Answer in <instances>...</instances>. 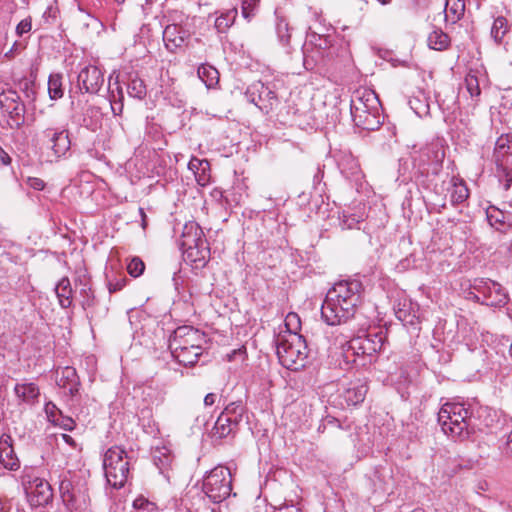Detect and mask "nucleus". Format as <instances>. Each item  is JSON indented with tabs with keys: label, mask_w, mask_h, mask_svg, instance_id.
Wrapping results in <instances>:
<instances>
[{
	"label": "nucleus",
	"mask_w": 512,
	"mask_h": 512,
	"mask_svg": "<svg viewBox=\"0 0 512 512\" xmlns=\"http://www.w3.org/2000/svg\"><path fill=\"white\" fill-rule=\"evenodd\" d=\"M363 293V284L357 279L335 283L328 290L322 304V319L330 326L345 324L355 316L362 302Z\"/></svg>",
	"instance_id": "1"
},
{
	"label": "nucleus",
	"mask_w": 512,
	"mask_h": 512,
	"mask_svg": "<svg viewBox=\"0 0 512 512\" xmlns=\"http://www.w3.org/2000/svg\"><path fill=\"white\" fill-rule=\"evenodd\" d=\"M442 431L456 440H465L473 431L471 412L462 403H445L438 412Z\"/></svg>",
	"instance_id": "2"
},
{
	"label": "nucleus",
	"mask_w": 512,
	"mask_h": 512,
	"mask_svg": "<svg viewBox=\"0 0 512 512\" xmlns=\"http://www.w3.org/2000/svg\"><path fill=\"white\" fill-rule=\"evenodd\" d=\"M444 157V149L437 142L422 147L413 157L416 181L423 186H428L441 172Z\"/></svg>",
	"instance_id": "3"
},
{
	"label": "nucleus",
	"mask_w": 512,
	"mask_h": 512,
	"mask_svg": "<svg viewBox=\"0 0 512 512\" xmlns=\"http://www.w3.org/2000/svg\"><path fill=\"white\" fill-rule=\"evenodd\" d=\"M276 354L283 367L291 371H299L307 364L306 340L299 333H292L287 338L282 337L277 341Z\"/></svg>",
	"instance_id": "4"
},
{
	"label": "nucleus",
	"mask_w": 512,
	"mask_h": 512,
	"mask_svg": "<svg viewBox=\"0 0 512 512\" xmlns=\"http://www.w3.org/2000/svg\"><path fill=\"white\" fill-rule=\"evenodd\" d=\"M382 331L369 329L361 331L347 343L344 356L347 361H352L358 365H366L365 359L373 357L383 346Z\"/></svg>",
	"instance_id": "5"
},
{
	"label": "nucleus",
	"mask_w": 512,
	"mask_h": 512,
	"mask_svg": "<svg viewBox=\"0 0 512 512\" xmlns=\"http://www.w3.org/2000/svg\"><path fill=\"white\" fill-rule=\"evenodd\" d=\"M202 491L215 504L221 503L232 494V474L228 467L218 465L207 472L202 479Z\"/></svg>",
	"instance_id": "6"
},
{
	"label": "nucleus",
	"mask_w": 512,
	"mask_h": 512,
	"mask_svg": "<svg viewBox=\"0 0 512 512\" xmlns=\"http://www.w3.org/2000/svg\"><path fill=\"white\" fill-rule=\"evenodd\" d=\"M103 468L107 482L113 488L123 487L130 469L125 450L118 446L109 448L104 455Z\"/></svg>",
	"instance_id": "7"
},
{
	"label": "nucleus",
	"mask_w": 512,
	"mask_h": 512,
	"mask_svg": "<svg viewBox=\"0 0 512 512\" xmlns=\"http://www.w3.org/2000/svg\"><path fill=\"white\" fill-rule=\"evenodd\" d=\"M21 478L31 506H45L52 501L53 489L47 480L36 476L34 471L28 468L24 469Z\"/></svg>",
	"instance_id": "8"
},
{
	"label": "nucleus",
	"mask_w": 512,
	"mask_h": 512,
	"mask_svg": "<svg viewBox=\"0 0 512 512\" xmlns=\"http://www.w3.org/2000/svg\"><path fill=\"white\" fill-rule=\"evenodd\" d=\"M474 292L473 299L477 302L490 306V307H502L506 305L508 297L503 287L490 279H481L475 281L473 285Z\"/></svg>",
	"instance_id": "9"
},
{
	"label": "nucleus",
	"mask_w": 512,
	"mask_h": 512,
	"mask_svg": "<svg viewBox=\"0 0 512 512\" xmlns=\"http://www.w3.org/2000/svg\"><path fill=\"white\" fill-rule=\"evenodd\" d=\"M205 342V334L191 326H181L174 330L169 339L171 353L181 352L187 347L200 349Z\"/></svg>",
	"instance_id": "10"
},
{
	"label": "nucleus",
	"mask_w": 512,
	"mask_h": 512,
	"mask_svg": "<svg viewBox=\"0 0 512 512\" xmlns=\"http://www.w3.org/2000/svg\"><path fill=\"white\" fill-rule=\"evenodd\" d=\"M245 97L264 114H269L279 103L276 92L260 81L248 86Z\"/></svg>",
	"instance_id": "11"
},
{
	"label": "nucleus",
	"mask_w": 512,
	"mask_h": 512,
	"mask_svg": "<svg viewBox=\"0 0 512 512\" xmlns=\"http://www.w3.org/2000/svg\"><path fill=\"white\" fill-rule=\"evenodd\" d=\"M59 493L62 502L69 510L80 509L86 505V490L76 488L71 481V472L64 471L58 475Z\"/></svg>",
	"instance_id": "12"
},
{
	"label": "nucleus",
	"mask_w": 512,
	"mask_h": 512,
	"mask_svg": "<svg viewBox=\"0 0 512 512\" xmlns=\"http://www.w3.org/2000/svg\"><path fill=\"white\" fill-rule=\"evenodd\" d=\"M79 301L86 316L89 318H103L108 313V307L101 306L99 300L96 298L91 285L86 278L79 279Z\"/></svg>",
	"instance_id": "13"
},
{
	"label": "nucleus",
	"mask_w": 512,
	"mask_h": 512,
	"mask_svg": "<svg viewBox=\"0 0 512 512\" xmlns=\"http://www.w3.org/2000/svg\"><path fill=\"white\" fill-rule=\"evenodd\" d=\"M350 112L354 125L367 131H375L382 125L380 112H369L362 109L360 99H351Z\"/></svg>",
	"instance_id": "14"
},
{
	"label": "nucleus",
	"mask_w": 512,
	"mask_h": 512,
	"mask_svg": "<svg viewBox=\"0 0 512 512\" xmlns=\"http://www.w3.org/2000/svg\"><path fill=\"white\" fill-rule=\"evenodd\" d=\"M77 83L81 92L97 94L104 84V74L97 66L88 65L78 73Z\"/></svg>",
	"instance_id": "15"
},
{
	"label": "nucleus",
	"mask_w": 512,
	"mask_h": 512,
	"mask_svg": "<svg viewBox=\"0 0 512 512\" xmlns=\"http://www.w3.org/2000/svg\"><path fill=\"white\" fill-rule=\"evenodd\" d=\"M190 36L188 30L178 24L167 25L163 31V41L166 48L171 52L184 47Z\"/></svg>",
	"instance_id": "16"
},
{
	"label": "nucleus",
	"mask_w": 512,
	"mask_h": 512,
	"mask_svg": "<svg viewBox=\"0 0 512 512\" xmlns=\"http://www.w3.org/2000/svg\"><path fill=\"white\" fill-rule=\"evenodd\" d=\"M200 241H207L202 228L193 221L186 223L179 240V246L182 252L200 245Z\"/></svg>",
	"instance_id": "17"
},
{
	"label": "nucleus",
	"mask_w": 512,
	"mask_h": 512,
	"mask_svg": "<svg viewBox=\"0 0 512 512\" xmlns=\"http://www.w3.org/2000/svg\"><path fill=\"white\" fill-rule=\"evenodd\" d=\"M184 260L189 262L194 269L206 266L210 259V247L208 241H200V245L182 252Z\"/></svg>",
	"instance_id": "18"
},
{
	"label": "nucleus",
	"mask_w": 512,
	"mask_h": 512,
	"mask_svg": "<svg viewBox=\"0 0 512 512\" xmlns=\"http://www.w3.org/2000/svg\"><path fill=\"white\" fill-rule=\"evenodd\" d=\"M0 463L12 471L20 467V461L14 451L13 439L8 434H3L0 437Z\"/></svg>",
	"instance_id": "19"
},
{
	"label": "nucleus",
	"mask_w": 512,
	"mask_h": 512,
	"mask_svg": "<svg viewBox=\"0 0 512 512\" xmlns=\"http://www.w3.org/2000/svg\"><path fill=\"white\" fill-rule=\"evenodd\" d=\"M493 157L496 167L512 165V137L506 134L497 139Z\"/></svg>",
	"instance_id": "20"
},
{
	"label": "nucleus",
	"mask_w": 512,
	"mask_h": 512,
	"mask_svg": "<svg viewBox=\"0 0 512 512\" xmlns=\"http://www.w3.org/2000/svg\"><path fill=\"white\" fill-rule=\"evenodd\" d=\"M367 392V382L356 380L349 383L348 387L343 392V398L348 405H358L364 401Z\"/></svg>",
	"instance_id": "21"
},
{
	"label": "nucleus",
	"mask_w": 512,
	"mask_h": 512,
	"mask_svg": "<svg viewBox=\"0 0 512 512\" xmlns=\"http://www.w3.org/2000/svg\"><path fill=\"white\" fill-rule=\"evenodd\" d=\"M103 114L100 107L88 105L84 108L80 125L91 132H96L102 126Z\"/></svg>",
	"instance_id": "22"
},
{
	"label": "nucleus",
	"mask_w": 512,
	"mask_h": 512,
	"mask_svg": "<svg viewBox=\"0 0 512 512\" xmlns=\"http://www.w3.org/2000/svg\"><path fill=\"white\" fill-rule=\"evenodd\" d=\"M153 463L159 469L160 473L165 477H168V472L173 462V455L170 449L166 446H155L151 451Z\"/></svg>",
	"instance_id": "23"
},
{
	"label": "nucleus",
	"mask_w": 512,
	"mask_h": 512,
	"mask_svg": "<svg viewBox=\"0 0 512 512\" xmlns=\"http://www.w3.org/2000/svg\"><path fill=\"white\" fill-rule=\"evenodd\" d=\"M238 427L239 426L237 424L233 423L231 418H228L221 413L211 431V437L213 439L221 440L229 435L235 434Z\"/></svg>",
	"instance_id": "24"
},
{
	"label": "nucleus",
	"mask_w": 512,
	"mask_h": 512,
	"mask_svg": "<svg viewBox=\"0 0 512 512\" xmlns=\"http://www.w3.org/2000/svg\"><path fill=\"white\" fill-rule=\"evenodd\" d=\"M55 292L59 301V305L66 309L71 307L73 303V290L70 280L67 277L60 279L55 287Z\"/></svg>",
	"instance_id": "25"
},
{
	"label": "nucleus",
	"mask_w": 512,
	"mask_h": 512,
	"mask_svg": "<svg viewBox=\"0 0 512 512\" xmlns=\"http://www.w3.org/2000/svg\"><path fill=\"white\" fill-rule=\"evenodd\" d=\"M188 168L194 172L200 185L204 186L208 182V172L210 171V163L208 160L193 157L188 163Z\"/></svg>",
	"instance_id": "26"
},
{
	"label": "nucleus",
	"mask_w": 512,
	"mask_h": 512,
	"mask_svg": "<svg viewBox=\"0 0 512 512\" xmlns=\"http://www.w3.org/2000/svg\"><path fill=\"white\" fill-rule=\"evenodd\" d=\"M351 99H360L363 110H368L369 112H380V101L375 92L371 90H357Z\"/></svg>",
	"instance_id": "27"
},
{
	"label": "nucleus",
	"mask_w": 512,
	"mask_h": 512,
	"mask_svg": "<svg viewBox=\"0 0 512 512\" xmlns=\"http://www.w3.org/2000/svg\"><path fill=\"white\" fill-rule=\"evenodd\" d=\"M14 391L18 398L28 404L34 403L40 395L39 387L35 383L16 384Z\"/></svg>",
	"instance_id": "28"
},
{
	"label": "nucleus",
	"mask_w": 512,
	"mask_h": 512,
	"mask_svg": "<svg viewBox=\"0 0 512 512\" xmlns=\"http://www.w3.org/2000/svg\"><path fill=\"white\" fill-rule=\"evenodd\" d=\"M309 43L313 45L322 56L330 57V49L333 46V37L330 35H321L315 32L308 34Z\"/></svg>",
	"instance_id": "29"
},
{
	"label": "nucleus",
	"mask_w": 512,
	"mask_h": 512,
	"mask_svg": "<svg viewBox=\"0 0 512 512\" xmlns=\"http://www.w3.org/2000/svg\"><path fill=\"white\" fill-rule=\"evenodd\" d=\"M71 146L72 142L70 139V133L69 130L65 128L57 143L54 144V146H51V155L54 157V160L58 161L61 158H67V155L71 150Z\"/></svg>",
	"instance_id": "30"
},
{
	"label": "nucleus",
	"mask_w": 512,
	"mask_h": 512,
	"mask_svg": "<svg viewBox=\"0 0 512 512\" xmlns=\"http://www.w3.org/2000/svg\"><path fill=\"white\" fill-rule=\"evenodd\" d=\"M339 168L345 178L358 181L361 178V169L356 159L351 156L339 162Z\"/></svg>",
	"instance_id": "31"
},
{
	"label": "nucleus",
	"mask_w": 512,
	"mask_h": 512,
	"mask_svg": "<svg viewBox=\"0 0 512 512\" xmlns=\"http://www.w3.org/2000/svg\"><path fill=\"white\" fill-rule=\"evenodd\" d=\"M221 413L226 417L231 418L233 423L239 426L243 420L244 414L246 413V405L242 400L232 401L225 406Z\"/></svg>",
	"instance_id": "32"
},
{
	"label": "nucleus",
	"mask_w": 512,
	"mask_h": 512,
	"mask_svg": "<svg viewBox=\"0 0 512 512\" xmlns=\"http://www.w3.org/2000/svg\"><path fill=\"white\" fill-rule=\"evenodd\" d=\"M395 316L403 324L414 325L416 323L415 311L412 309V304L408 301L399 302L394 308Z\"/></svg>",
	"instance_id": "33"
},
{
	"label": "nucleus",
	"mask_w": 512,
	"mask_h": 512,
	"mask_svg": "<svg viewBox=\"0 0 512 512\" xmlns=\"http://www.w3.org/2000/svg\"><path fill=\"white\" fill-rule=\"evenodd\" d=\"M428 46L429 48L437 51L446 50L450 45V37L448 34L443 32L441 29H434L428 35Z\"/></svg>",
	"instance_id": "34"
},
{
	"label": "nucleus",
	"mask_w": 512,
	"mask_h": 512,
	"mask_svg": "<svg viewBox=\"0 0 512 512\" xmlns=\"http://www.w3.org/2000/svg\"><path fill=\"white\" fill-rule=\"evenodd\" d=\"M127 91L130 97L143 100L146 97L147 89L144 81L137 75H129Z\"/></svg>",
	"instance_id": "35"
},
{
	"label": "nucleus",
	"mask_w": 512,
	"mask_h": 512,
	"mask_svg": "<svg viewBox=\"0 0 512 512\" xmlns=\"http://www.w3.org/2000/svg\"><path fill=\"white\" fill-rule=\"evenodd\" d=\"M197 74L207 88L214 87L219 81L218 70L209 64L200 65L198 67Z\"/></svg>",
	"instance_id": "36"
},
{
	"label": "nucleus",
	"mask_w": 512,
	"mask_h": 512,
	"mask_svg": "<svg viewBox=\"0 0 512 512\" xmlns=\"http://www.w3.org/2000/svg\"><path fill=\"white\" fill-rule=\"evenodd\" d=\"M203 353V347L200 349H184L181 352L171 353L172 356L184 366H193L198 362L199 357Z\"/></svg>",
	"instance_id": "37"
},
{
	"label": "nucleus",
	"mask_w": 512,
	"mask_h": 512,
	"mask_svg": "<svg viewBox=\"0 0 512 512\" xmlns=\"http://www.w3.org/2000/svg\"><path fill=\"white\" fill-rule=\"evenodd\" d=\"M464 11V0H447L445 3L446 19H450L453 23L458 21L463 16Z\"/></svg>",
	"instance_id": "38"
},
{
	"label": "nucleus",
	"mask_w": 512,
	"mask_h": 512,
	"mask_svg": "<svg viewBox=\"0 0 512 512\" xmlns=\"http://www.w3.org/2000/svg\"><path fill=\"white\" fill-rule=\"evenodd\" d=\"M62 79L63 76L60 73L50 74L48 79V93L51 100H57L63 97L64 89Z\"/></svg>",
	"instance_id": "39"
},
{
	"label": "nucleus",
	"mask_w": 512,
	"mask_h": 512,
	"mask_svg": "<svg viewBox=\"0 0 512 512\" xmlns=\"http://www.w3.org/2000/svg\"><path fill=\"white\" fill-rule=\"evenodd\" d=\"M505 213L506 211L495 206H489L486 210V216L489 224L497 230H501V227L505 226Z\"/></svg>",
	"instance_id": "40"
},
{
	"label": "nucleus",
	"mask_w": 512,
	"mask_h": 512,
	"mask_svg": "<svg viewBox=\"0 0 512 512\" xmlns=\"http://www.w3.org/2000/svg\"><path fill=\"white\" fill-rule=\"evenodd\" d=\"M508 31L507 19L503 16L497 17L491 27V37L496 43H501L503 37Z\"/></svg>",
	"instance_id": "41"
},
{
	"label": "nucleus",
	"mask_w": 512,
	"mask_h": 512,
	"mask_svg": "<svg viewBox=\"0 0 512 512\" xmlns=\"http://www.w3.org/2000/svg\"><path fill=\"white\" fill-rule=\"evenodd\" d=\"M19 103H21V99L17 91L8 89L0 93V106L3 111L9 110Z\"/></svg>",
	"instance_id": "42"
},
{
	"label": "nucleus",
	"mask_w": 512,
	"mask_h": 512,
	"mask_svg": "<svg viewBox=\"0 0 512 512\" xmlns=\"http://www.w3.org/2000/svg\"><path fill=\"white\" fill-rule=\"evenodd\" d=\"M4 112L9 114V118L14 122L16 128H20L25 122V105L24 103H19L11 107L9 110H5Z\"/></svg>",
	"instance_id": "43"
},
{
	"label": "nucleus",
	"mask_w": 512,
	"mask_h": 512,
	"mask_svg": "<svg viewBox=\"0 0 512 512\" xmlns=\"http://www.w3.org/2000/svg\"><path fill=\"white\" fill-rule=\"evenodd\" d=\"M237 10H230L215 20V27L220 33H224L234 22V19L236 17Z\"/></svg>",
	"instance_id": "44"
},
{
	"label": "nucleus",
	"mask_w": 512,
	"mask_h": 512,
	"mask_svg": "<svg viewBox=\"0 0 512 512\" xmlns=\"http://www.w3.org/2000/svg\"><path fill=\"white\" fill-rule=\"evenodd\" d=\"M65 128L49 127L43 130V138L45 139L46 147L51 151V146L57 143L60 135L63 134Z\"/></svg>",
	"instance_id": "45"
},
{
	"label": "nucleus",
	"mask_w": 512,
	"mask_h": 512,
	"mask_svg": "<svg viewBox=\"0 0 512 512\" xmlns=\"http://www.w3.org/2000/svg\"><path fill=\"white\" fill-rule=\"evenodd\" d=\"M499 182L502 184L504 190H509L512 185V165L507 167H496Z\"/></svg>",
	"instance_id": "46"
},
{
	"label": "nucleus",
	"mask_w": 512,
	"mask_h": 512,
	"mask_svg": "<svg viewBox=\"0 0 512 512\" xmlns=\"http://www.w3.org/2000/svg\"><path fill=\"white\" fill-rule=\"evenodd\" d=\"M468 195V188L463 182H460L459 184L455 183L451 193V202L453 204L462 203L468 198Z\"/></svg>",
	"instance_id": "47"
},
{
	"label": "nucleus",
	"mask_w": 512,
	"mask_h": 512,
	"mask_svg": "<svg viewBox=\"0 0 512 512\" xmlns=\"http://www.w3.org/2000/svg\"><path fill=\"white\" fill-rule=\"evenodd\" d=\"M19 88L24 93L25 98L28 101H35L36 99V91H35V78L27 79L24 78L19 82Z\"/></svg>",
	"instance_id": "48"
},
{
	"label": "nucleus",
	"mask_w": 512,
	"mask_h": 512,
	"mask_svg": "<svg viewBox=\"0 0 512 512\" xmlns=\"http://www.w3.org/2000/svg\"><path fill=\"white\" fill-rule=\"evenodd\" d=\"M276 33H277V36L279 38V41L283 44V45H288L289 42H290V37H291V34H290V28H289V25L287 23L286 20L284 19H280L278 22H277V25H276Z\"/></svg>",
	"instance_id": "49"
},
{
	"label": "nucleus",
	"mask_w": 512,
	"mask_h": 512,
	"mask_svg": "<svg viewBox=\"0 0 512 512\" xmlns=\"http://www.w3.org/2000/svg\"><path fill=\"white\" fill-rule=\"evenodd\" d=\"M144 270L145 264L139 257H133L127 264V271L134 278L141 276Z\"/></svg>",
	"instance_id": "50"
},
{
	"label": "nucleus",
	"mask_w": 512,
	"mask_h": 512,
	"mask_svg": "<svg viewBox=\"0 0 512 512\" xmlns=\"http://www.w3.org/2000/svg\"><path fill=\"white\" fill-rule=\"evenodd\" d=\"M409 105L410 108L420 117L429 113V104L418 97L410 98Z\"/></svg>",
	"instance_id": "51"
},
{
	"label": "nucleus",
	"mask_w": 512,
	"mask_h": 512,
	"mask_svg": "<svg viewBox=\"0 0 512 512\" xmlns=\"http://www.w3.org/2000/svg\"><path fill=\"white\" fill-rule=\"evenodd\" d=\"M126 283L127 279L125 276H115L114 278H110L109 275H107V287L110 294L122 290L123 287H125Z\"/></svg>",
	"instance_id": "52"
},
{
	"label": "nucleus",
	"mask_w": 512,
	"mask_h": 512,
	"mask_svg": "<svg viewBox=\"0 0 512 512\" xmlns=\"http://www.w3.org/2000/svg\"><path fill=\"white\" fill-rule=\"evenodd\" d=\"M133 508L136 510L153 512L157 509V506L154 502H151L144 496L140 495L133 501Z\"/></svg>",
	"instance_id": "53"
},
{
	"label": "nucleus",
	"mask_w": 512,
	"mask_h": 512,
	"mask_svg": "<svg viewBox=\"0 0 512 512\" xmlns=\"http://www.w3.org/2000/svg\"><path fill=\"white\" fill-rule=\"evenodd\" d=\"M258 3H259V0H242V4H241L242 16L245 19L250 20L255 14Z\"/></svg>",
	"instance_id": "54"
},
{
	"label": "nucleus",
	"mask_w": 512,
	"mask_h": 512,
	"mask_svg": "<svg viewBox=\"0 0 512 512\" xmlns=\"http://www.w3.org/2000/svg\"><path fill=\"white\" fill-rule=\"evenodd\" d=\"M300 318L298 314L294 312L288 313V315L285 318V326L289 332V335L292 333H298V330L300 329Z\"/></svg>",
	"instance_id": "55"
},
{
	"label": "nucleus",
	"mask_w": 512,
	"mask_h": 512,
	"mask_svg": "<svg viewBox=\"0 0 512 512\" xmlns=\"http://www.w3.org/2000/svg\"><path fill=\"white\" fill-rule=\"evenodd\" d=\"M466 89L469 92L471 97H478L481 93L479 87L478 78L474 75H468L465 78Z\"/></svg>",
	"instance_id": "56"
},
{
	"label": "nucleus",
	"mask_w": 512,
	"mask_h": 512,
	"mask_svg": "<svg viewBox=\"0 0 512 512\" xmlns=\"http://www.w3.org/2000/svg\"><path fill=\"white\" fill-rule=\"evenodd\" d=\"M78 378L79 377L77 375V372L73 367L67 366V367L63 368V370L61 372L62 387L66 388L67 384H69L72 381L75 382Z\"/></svg>",
	"instance_id": "57"
},
{
	"label": "nucleus",
	"mask_w": 512,
	"mask_h": 512,
	"mask_svg": "<svg viewBox=\"0 0 512 512\" xmlns=\"http://www.w3.org/2000/svg\"><path fill=\"white\" fill-rule=\"evenodd\" d=\"M118 94L119 99H116L112 92V99H110L111 110L115 116L121 115L123 112V93L120 87H118Z\"/></svg>",
	"instance_id": "58"
},
{
	"label": "nucleus",
	"mask_w": 512,
	"mask_h": 512,
	"mask_svg": "<svg viewBox=\"0 0 512 512\" xmlns=\"http://www.w3.org/2000/svg\"><path fill=\"white\" fill-rule=\"evenodd\" d=\"M360 221V218L356 215H347L346 213H343L340 217V225L343 229L356 228Z\"/></svg>",
	"instance_id": "59"
},
{
	"label": "nucleus",
	"mask_w": 512,
	"mask_h": 512,
	"mask_svg": "<svg viewBox=\"0 0 512 512\" xmlns=\"http://www.w3.org/2000/svg\"><path fill=\"white\" fill-rule=\"evenodd\" d=\"M56 422H53V424L60 426L64 430L72 431L75 427V422L72 418L63 416L62 414H59V416L56 419Z\"/></svg>",
	"instance_id": "60"
},
{
	"label": "nucleus",
	"mask_w": 512,
	"mask_h": 512,
	"mask_svg": "<svg viewBox=\"0 0 512 512\" xmlns=\"http://www.w3.org/2000/svg\"><path fill=\"white\" fill-rule=\"evenodd\" d=\"M45 412L48 420L52 423L57 421L56 419L59 416V414H62L61 411L57 408V406L52 402H48L45 404Z\"/></svg>",
	"instance_id": "61"
},
{
	"label": "nucleus",
	"mask_w": 512,
	"mask_h": 512,
	"mask_svg": "<svg viewBox=\"0 0 512 512\" xmlns=\"http://www.w3.org/2000/svg\"><path fill=\"white\" fill-rule=\"evenodd\" d=\"M31 28H32V21H31V18H25L23 20H21L17 27H16V34L21 37L23 36L24 34L28 33L31 31Z\"/></svg>",
	"instance_id": "62"
},
{
	"label": "nucleus",
	"mask_w": 512,
	"mask_h": 512,
	"mask_svg": "<svg viewBox=\"0 0 512 512\" xmlns=\"http://www.w3.org/2000/svg\"><path fill=\"white\" fill-rule=\"evenodd\" d=\"M57 13L58 11L56 8L48 6L42 15L44 23L53 24L56 21Z\"/></svg>",
	"instance_id": "63"
},
{
	"label": "nucleus",
	"mask_w": 512,
	"mask_h": 512,
	"mask_svg": "<svg viewBox=\"0 0 512 512\" xmlns=\"http://www.w3.org/2000/svg\"><path fill=\"white\" fill-rule=\"evenodd\" d=\"M327 426H334L340 428V421L330 415H327L323 420L322 423L318 427V431H324Z\"/></svg>",
	"instance_id": "64"
}]
</instances>
